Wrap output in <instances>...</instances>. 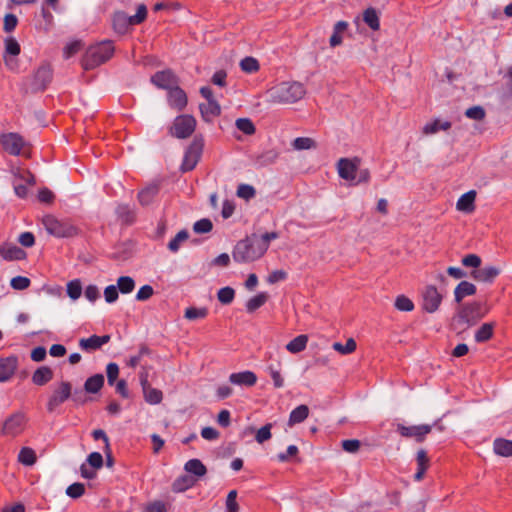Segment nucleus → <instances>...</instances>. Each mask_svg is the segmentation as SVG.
<instances>
[{
	"label": "nucleus",
	"mask_w": 512,
	"mask_h": 512,
	"mask_svg": "<svg viewBox=\"0 0 512 512\" xmlns=\"http://www.w3.org/2000/svg\"><path fill=\"white\" fill-rule=\"evenodd\" d=\"M201 116L205 122H212V120L219 116L221 108L216 100L207 101L199 105Z\"/></svg>",
	"instance_id": "obj_21"
},
{
	"label": "nucleus",
	"mask_w": 512,
	"mask_h": 512,
	"mask_svg": "<svg viewBox=\"0 0 512 512\" xmlns=\"http://www.w3.org/2000/svg\"><path fill=\"white\" fill-rule=\"evenodd\" d=\"M26 422V416L22 412H16L4 421L2 434L8 437H16L24 431Z\"/></svg>",
	"instance_id": "obj_9"
},
{
	"label": "nucleus",
	"mask_w": 512,
	"mask_h": 512,
	"mask_svg": "<svg viewBox=\"0 0 512 512\" xmlns=\"http://www.w3.org/2000/svg\"><path fill=\"white\" fill-rule=\"evenodd\" d=\"M167 504L161 500H155L148 503L143 512H167Z\"/></svg>",
	"instance_id": "obj_63"
},
{
	"label": "nucleus",
	"mask_w": 512,
	"mask_h": 512,
	"mask_svg": "<svg viewBox=\"0 0 512 512\" xmlns=\"http://www.w3.org/2000/svg\"><path fill=\"white\" fill-rule=\"evenodd\" d=\"M103 374H95L86 379L84 383V390L87 393L95 394L98 393L104 385Z\"/></svg>",
	"instance_id": "obj_29"
},
{
	"label": "nucleus",
	"mask_w": 512,
	"mask_h": 512,
	"mask_svg": "<svg viewBox=\"0 0 512 512\" xmlns=\"http://www.w3.org/2000/svg\"><path fill=\"white\" fill-rule=\"evenodd\" d=\"M363 20L369 26L370 29L376 31L380 27V20L376 9L370 7L367 8L363 13Z\"/></svg>",
	"instance_id": "obj_37"
},
{
	"label": "nucleus",
	"mask_w": 512,
	"mask_h": 512,
	"mask_svg": "<svg viewBox=\"0 0 512 512\" xmlns=\"http://www.w3.org/2000/svg\"><path fill=\"white\" fill-rule=\"evenodd\" d=\"M235 125L237 129L246 135H252L255 133V126L249 118H239L236 120Z\"/></svg>",
	"instance_id": "obj_48"
},
{
	"label": "nucleus",
	"mask_w": 512,
	"mask_h": 512,
	"mask_svg": "<svg viewBox=\"0 0 512 512\" xmlns=\"http://www.w3.org/2000/svg\"><path fill=\"white\" fill-rule=\"evenodd\" d=\"M158 192H159V186L157 184H151V185L145 187L143 190H141L138 193L139 202L143 206L149 205L153 201L155 196L158 194Z\"/></svg>",
	"instance_id": "obj_34"
},
{
	"label": "nucleus",
	"mask_w": 512,
	"mask_h": 512,
	"mask_svg": "<svg viewBox=\"0 0 512 512\" xmlns=\"http://www.w3.org/2000/svg\"><path fill=\"white\" fill-rule=\"evenodd\" d=\"M488 312L489 308L484 303L480 301H472L459 307L456 314V320L467 327H472L476 325Z\"/></svg>",
	"instance_id": "obj_4"
},
{
	"label": "nucleus",
	"mask_w": 512,
	"mask_h": 512,
	"mask_svg": "<svg viewBox=\"0 0 512 512\" xmlns=\"http://www.w3.org/2000/svg\"><path fill=\"white\" fill-rule=\"evenodd\" d=\"M395 307L399 311L409 312L414 309V304L408 297L399 295L395 300Z\"/></svg>",
	"instance_id": "obj_54"
},
{
	"label": "nucleus",
	"mask_w": 512,
	"mask_h": 512,
	"mask_svg": "<svg viewBox=\"0 0 512 512\" xmlns=\"http://www.w3.org/2000/svg\"><path fill=\"white\" fill-rule=\"evenodd\" d=\"M82 293L81 282L78 279L67 283V294L72 300H77Z\"/></svg>",
	"instance_id": "obj_49"
},
{
	"label": "nucleus",
	"mask_w": 512,
	"mask_h": 512,
	"mask_svg": "<svg viewBox=\"0 0 512 512\" xmlns=\"http://www.w3.org/2000/svg\"><path fill=\"white\" fill-rule=\"evenodd\" d=\"M110 341L109 335H92L89 338H82L79 340V347L85 352H93L100 349L103 345Z\"/></svg>",
	"instance_id": "obj_17"
},
{
	"label": "nucleus",
	"mask_w": 512,
	"mask_h": 512,
	"mask_svg": "<svg viewBox=\"0 0 512 512\" xmlns=\"http://www.w3.org/2000/svg\"><path fill=\"white\" fill-rule=\"evenodd\" d=\"M264 254V248L258 242V235L252 234L237 242L232 256L238 263H249L258 260Z\"/></svg>",
	"instance_id": "obj_2"
},
{
	"label": "nucleus",
	"mask_w": 512,
	"mask_h": 512,
	"mask_svg": "<svg viewBox=\"0 0 512 512\" xmlns=\"http://www.w3.org/2000/svg\"><path fill=\"white\" fill-rule=\"evenodd\" d=\"M18 366L16 356L0 358V382H6L14 375Z\"/></svg>",
	"instance_id": "obj_19"
},
{
	"label": "nucleus",
	"mask_w": 512,
	"mask_h": 512,
	"mask_svg": "<svg viewBox=\"0 0 512 512\" xmlns=\"http://www.w3.org/2000/svg\"><path fill=\"white\" fill-rule=\"evenodd\" d=\"M116 287L122 294H129L135 288V281L130 276H121L117 279Z\"/></svg>",
	"instance_id": "obj_40"
},
{
	"label": "nucleus",
	"mask_w": 512,
	"mask_h": 512,
	"mask_svg": "<svg viewBox=\"0 0 512 512\" xmlns=\"http://www.w3.org/2000/svg\"><path fill=\"white\" fill-rule=\"evenodd\" d=\"M53 77V71L49 64H42L35 72L32 82L34 91H43L47 88Z\"/></svg>",
	"instance_id": "obj_12"
},
{
	"label": "nucleus",
	"mask_w": 512,
	"mask_h": 512,
	"mask_svg": "<svg viewBox=\"0 0 512 512\" xmlns=\"http://www.w3.org/2000/svg\"><path fill=\"white\" fill-rule=\"evenodd\" d=\"M268 372L273 381L275 388H282L284 386V379L281 376L280 370L275 368L273 365L268 366Z\"/></svg>",
	"instance_id": "obj_59"
},
{
	"label": "nucleus",
	"mask_w": 512,
	"mask_h": 512,
	"mask_svg": "<svg viewBox=\"0 0 512 512\" xmlns=\"http://www.w3.org/2000/svg\"><path fill=\"white\" fill-rule=\"evenodd\" d=\"M20 51V45L14 38L10 37L5 39L4 55L16 57L20 54Z\"/></svg>",
	"instance_id": "obj_52"
},
{
	"label": "nucleus",
	"mask_w": 512,
	"mask_h": 512,
	"mask_svg": "<svg viewBox=\"0 0 512 512\" xmlns=\"http://www.w3.org/2000/svg\"><path fill=\"white\" fill-rule=\"evenodd\" d=\"M30 284V279L24 276H16L10 281L11 287L15 290H25L30 286Z\"/></svg>",
	"instance_id": "obj_57"
},
{
	"label": "nucleus",
	"mask_w": 512,
	"mask_h": 512,
	"mask_svg": "<svg viewBox=\"0 0 512 512\" xmlns=\"http://www.w3.org/2000/svg\"><path fill=\"white\" fill-rule=\"evenodd\" d=\"M494 323H484L475 332L474 339L477 343H484L490 340L494 333Z\"/></svg>",
	"instance_id": "obj_32"
},
{
	"label": "nucleus",
	"mask_w": 512,
	"mask_h": 512,
	"mask_svg": "<svg viewBox=\"0 0 512 512\" xmlns=\"http://www.w3.org/2000/svg\"><path fill=\"white\" fill-rule=\"evenodd\" d=\"M168 103L170 107L177 110H183L187 105V95L178 84L168 90Z\"/></svg>",
	"instance_id": "obj_20"
},
{
	"label": "nucleus",
	"mask_w": 512,
	"mask_h": 512,
	"mask_svg": "<svg viewBox=\"0 0 512 512\" xmlns=\"http://www.w3.org/2000/svg\"><path fill=\"white\" fill-rule=\"evenodd\" d=\"M189 237V234L186 230L179 231L175 237L168 243V249L176 253L179 251L181 244L185 242Z\"/></svg>",
	"instance_id": "obj_43"
},
{
	"label": "nucleus",
	"mask_w": 512,
	"mask_h": 512,
	"mask_svg": "<svg viewBox=\"0 0 512 512\" xmlns=\"http://www.w3.org/2000/svg\"><path fill=\"white\" fill-rule=\"evenodd\" d=\"M357 168V161H353L347 158H341L337 164L339 176L342 179H345L350 182H353L356 179Z\"/></svg>",
	"instance_id": "obj_16"
},
{
	"label": "nucleus",
	"mask_w": 512,
	"mask_h": 512,
	"mask_svg": "<svg viewBox=\"0 0 512 512\" xmlns=\"http://www.w3.org/2000/svg\"><path fill=\"white\" fill-rule=\"evenodd\" d=\"M53 377L51 368L47 366H41L33 373L32 381L35 385L43 386L48 383Z\"/></svg>",
	"instance_id": "obj_31"
},
{
	"label": "nucleus",
	"mask_w": 512,
	"mask_h": 512,
	"mask_svg": "<svg viewBox=\"0 0 512 512\" xmlns=\"http://www.w3.org/2000/svg\"><path fill=\"white\" fill-rule=\"evenodd\" d=\"M237 498V491L231 490L226 498V511L227 512H238L239 511V505L236 502Z\"/></svg>",
	"instance_id": "obj_62"
},
{
	"label": "nucleus",
	"mask_w": 512,
	"mask_h": 512,
	"mask_svg": "<svg viewBox=\"0 0 512 512\" xmlns=\"http://www.w3.org/2000/svg\"><path fill=\"white\" fill-rule=\"evenodd\" d=\"M255 189L248 184H240L237 188V196L249 200L255 196Z\"/></svg>",
	"instance_id": "obj_60"
},
{
	"label": "nucleus",
	"mask_w": 512,
	"mask_h": 512,
	"mask_svg": "<svg viewBox=\"0 0 512 512\" xmlns=\"http://www.w3.org/2000/svg\"><path fill=\"white\" fill-rule=\"evenodd\" d=\"M234 297H235V291L233 288H231L229 286L219 289V291L217 293V298H218L219 302L224 305L230 304L234 300Z\"/></svg>",
	"instance_id": "obj_46"
},
{
	"label": "nucleus",
	"mask_w": 512,
	"mask_h": 512,
	"mask_svg": "<svg viewBox=\"0 0 512 512\" xmlns=\"http://www.w3.org/2000/svg\"><path fill=\"white\" fill-rule=\"evenodd\" d=\"M242 71L246 73H255L259 70V63L254 57H245L240 62Z\"/></svg>",
	"instance_id": "obj_47"
},
{
	"label": "nucleus",
	"mask_w": 512,
	"mask_h": 512,
	"mask_svg": "<svg viewBox=\"0 0 512 512\" xmlns=\"http://www.w3.org/2000/svg\"><path fill=\"white\" fill-rule=\"evenodd\" d=\"M0 143L3 149L13 156L20 155L26 142L21 135L18 133H3L0 135Z\"/></svg>",
	"instance_id": "obj_10"
},
{
	"label": "nucleus",
	"mask_w": 512,
	"mask_h": 512,
	"mask_svg": "<svg viewBox=\"0 0 512 512\" xmlns=\"http://www.w3.org/2000/svg\"><path fill=\"white\" fill-rule=\"evenodd\" d=\"M268 299V295L264 292H261L257 294L256 296L250 298L245 307L248 313H253L257 309H259L261 306H263Z\"/></svg>",
	"instance_id": "obj_39"
},
{
	"label": "nucleus",
	"mask_w": 512,
	"mask_h": 512,
	"mask_svg": "<svg viewBox=\"0 0 512 512\" xmlns=\"http://www.w3.org/2000/svg\"><path fill=\"white\" fill-rule=\"evenodd\" d=\"M461 263L467 268L477 270L480 268L482 260L481 257L476 254H467L462 258Z\"/></svg>",
	"instance_id": "obj_51"
},
{
	"label": "nucleus",
	"mask_w": 512,
	"mask_h": 512,
	"mask_svg": "<svg viewBox=\"0 0 512 512\" xmlns=\"http://www.w3.org/2000/svg\"><path fill=\"white\" fill-rule=\"evenodd\" d=\"M107 381L110 386H113L119 375L118 364L111 362L106 366Z\"/></svg>",
	"instance_id": "obj_56"
},
{
	"label": "nucleus",
	"mask_w": 512,
	"mask_h": 512,
	"mask_svg": "<svg viewBox=\"0 0 512 512\" xmlns=\"http://www.w3.org/2000/svg\"><path fill=\"white\" fill-rule=\"evenodd\" d=\"M493 450L499 456L510 457L512 456V441L503 438L496 439L493 443Z\"/></svg>",
	"instance_id": "obj_36"
},
{
	"label": "nucleus",
	"mask_w": 512,
	"mask_h": 512,
	"mask_svg": "<svg viewBox=\"0 0 512 512\" xmlns=\"http://www.w3.org/2000/svg\"><path fill=\"white\" fill-rule=\"evenodd\" d=\"M309 415V408L307 405H299L290 412L288 425L290 427L302 423Z\"/></svg>",
	"instance_id": "obj_27"
},
{
	"label": "nucleus",
	"mask_w": 512,
	"mask_h": 512,
	"mask_svg": "<svg viewBox=\"0 0 512 512\" xmlns=\"http://www.w3.org/2000/svg\"><path fill=\"white\" fill-rule=\"evenodd\" d=\"M42 224L48 234L58 238L73 237L78 233L77 227L70 220L59 219L53 215H45Z\"/></svg>",
	"instance_id": "obj_5"
},
{
	"label": "nucleus",
	"mask_w": 512,
	"mask_h": 512,
	"mask_svg": "<svg viewBox=\"0 0 512 512\" xmlns=\"http://www.w3.org/2000/svg\"><path fill=\"white\" fill-rule=\"evenodd\" d=\"M451 128L450 121H441L439 119H435L429 123H426L422 129L423 134L432 135L436 134L439 131H447Z\"/></svg>",
	"instance_id": "obj_28"
},
{
	"label": "nucleus",
	"mask_w": 512,
	"mask_h": 512,
	"mask_svg": "<svg viewBox=\"0 0 512 512\" xmlns=\"http://www.w3.org/2000/svg\"><path fill=\"white\" fill-rule=\"evenodd\" d=\"M292 146L295 150H308L315 146V142L309 137H298L294 139Z\"/></svg>",
	"instance_id": "obj_53"
},
{
	"label": "nucleus",
	"mask_w": 512,
	"mask_h": 512,
	"mask_svg": "<svg viewBox=\"0 0 512 512\" xmlns=\"http://www.w3.org/2000/svg\"><path fill=\"white\" fill-rule=\"evenodd\" d=\"M432 427L430 425H415L405 426L403 424L397 425V431L403 437H413L417 442H422L427 434L431 432Z\"/></svg>",
	"instance_id": "obj_13"
},
{
	"label": "nucleus",
	"mask_w": 512,
	"mask_h": 512,
	"mask_svg": "<svg viewBox=\"0 0 512 512\" xmlns=\"http://www.w3.org/2000/svg\"><path fill=\"white\" fill-rule=\"evenodd\" d=\"M195 128L196 119L192 115L182 114L174 119L169 131L175 138L186 139L193 134Z\"/></svg>",
	"instance_id": "obj_6"
},
{
	"label": "nucleus",
	"mask_w": 512,
	"mask_h": 512,
	"mask_svg": "<svg viewBox=\"0 0 512 512\" xmlns=\"http://www.w3.org/2000/svg\"><path fill=\"white\" fill-rule=\"evenodd\" d=\"M184 470L197 478L203 477L207 473L206 466L199 459H190L184 465Z\"/></svg>",
	"instance_id": "obj_26"
},
{
	"label": "nucleus",
	"mask_w": 512,
	"mask_h": 512,
	"mask_svg": "<svg viewBox=\"0 0 512 512\" xmlns=\"http://www.w3.org/2000/svg\"><path fill=\"white\" fill-rule=\"evenodd\" d=\"M306 90L300 82H282L268 90L267 95L273 103H295L302 99Z\"/></svg>",
	"instance_id": "obj_1"
},
{
	"label": "nucleus",
	"mask_w": 512,
	"mask_h": 512,
	"mask_svg": "<svg viewBox=\"0 0 512 512\" xmlns=\"http://www.w3.org/2000/svg\"><path fill=\"white\" fill-rule=\"evenodd\" d=\"M229 382L236 386L252 387L257 382V376L253 371L250 370L241 371L230 374Z\"/></svg>",
	"instance_id": "obj_18"
},
{
	"label": "nucleus",
	"mask_w": 512,
	"mask_h": 512,
	"mask_svg": "<svg viewBox=\"0 0 512 512\" xmlns=\"http://www.w3.org/2000/svg\"><path fill=\"white\" fill-rule=\"evenodd\" d=\"M18 461L26 466H32L36 462V454L33 449L23 447L18 454Z\"/></svg>",
	"instance_id": "obj_41"
},
{
	"label": "nucleus",
	"mask_w": 512,
	"mask_h": 512,
	"mask_svg": "<svg viewBox=\"0 0 512 512\" xmlns=\"http://www.w3.org/2000/svg\"><path fill=\"white\" fill-rule=\"evenodd\" d=\"M195 482L196 479H194L192 476L181 475L174 480L172 484V490L176 493L184 492L193 487Z\"/></svg>",
	"instance_id": "obj_33"
},
{
	"label": "nucleus",
	"mask_w": 512,
	"mask_h": 512,
	"mask_svg": "<svg viewBox=\"0 0 512 512\" xmlns=\"http://www.w3.org/2000/svg\"><path fill=\"white\" fill-rule=\"evenodd\" d=\"M348 28V23L346 21H338L333 28V33L329 39V44L331 47L339 46L343 41V34Z\"/></svg>",
	"instance_id": "obj_30"
},
{
	"label": "nucleus",
	"mask_w": 512,
	"mask_h": 512,
	"mask_svg": "<svg viewBox=\"0 0 512 512\" xmlns=\"http://www.w3.org/2000/svg\"><path fill=\"white\" fill-rule=\"evenodd\" d=\"M500 272L501 270L499 267L488 265L477 270H473L470 276L477 282L492 283L496 277H498Z\"/></svg>",
	"instance_id": "obj_15"
},
{
	"label": "nucleus",
	"mask_w": 512,
	"mask_h": 512,
	"mask_svg": "<svg viewBox=\"0 0 512 512\" xmlns=\"http://www.w3.org/2000/svg\"><path fill=\"white\" fill-rule=\"evenodd\" d=\"M476 292L477 287L473 283L463 280L454 289V300L460 304L465 297L475 295Z\"/></svg>",
	"instance_id": "obj_22"
},
{
	"label": "nucleus",
	"mask_w": 512,
	"mask_h": 512,
	"mask_svg": "<svg viewBox=\"0 0 512 512\" xmlns=\"http://www.w3.org/2000/svg\"><path fill=\"white\" fill-rule=\"evenodd\" d=\"M278 158V152L275 150H267L259 154L255 159V165L258 167H265L273 164Z\"/></svg>",
	"instance_id": "obj_38"
},
{
	"label": "nucleus",
	"mask_w": 512,
	"mask_h": 512,
	"mask_svg": "<svg viewBox=\"0 0 512 512\" xmlns=\"http://www.w3.org/2000/svg\"><path fill=\"white\" fill-rule=\"evenodd\" d=\"M114 54V46L111 41H103L90 46L81 61L85 70H92L107 62Z\"/></svg>",
	"instance_id": "obj_3"
},
{
	"label": "nucleus",
	"mask_w": 512,
	"mask_h": 512,
	"mask_svg": "<svg viewBox=\"0 0 512 512\" xmlns=\"http://www.w3.org/2000/svg\"><path fill=\"white\" fill-rule=\"evenodd\" d=\"M0 255L4 260H22L26 257L25 251L16 245H3L0 247Z\"/></svg>",
	"instance_id": "obj_24"
},
{
	"label": "nucleus",
	"mask_w": 512,
	"mask_h": 512,
	"mask_svg": "<svg viewBox=\"0 0 512 512\" xmlns=\"http://www.w3.org/2000/svg\"><path fill=\"white\" fill-rule=\"evenodd\" d=\"M151 82L159 89L168 91L178 84V78L170 69H167L156 72L151 77Z\"/></svg>",
	"instance_id": "obj_14"
},
{
	"label": "nucleus",
	"mask_w": 512,
	"mask_h": 512,
	"mask_svg": "<svg viewBox=\"0 0 512 512\" xmlns=\"http://www.w3.org/2000/svg\"><path fill=\"white\" fill-rule=\"evenodd\" d=\"M203 147V138L196 136L185 151L183 161L181 164V170L183 172H188L195 168V166L197 165L198 161L201 158Z\"/></svg>",
	"instance_id": "obj_7"
},
{
	"label": "nucleus",
	"mask_w": 512,
	"mask_h": 512,
	"mask_svg": "<svg viewBox=\"0 0 512 512\" xmlns=\"http://www.w3.org/2000/svg\"><path fill=\"white\" fill-rule=\"evenodd\" d=\"M208 315V309L206 307H188L185 310L184 317L188 320L203 319Z\"/></svg>",
	"instance_id": "obj_45"
},
{
	"label": "nucleus",
	"mask_w": 512,
	"mask_h": 512,
	"mask_svg": "<svg viewBox=\"0 0 512 512\" xmlns=\"http://www.w3.org/2000/svg\"><path fill=\"white\" fill-rule=\"evenodd\" d=\"M465 116L473 120H482L485 117V110L481 106H473L465 111Z\"/></svg>",
	"instance_id": "obj_64"
},
{
	"label": "nucleus",
	"mask_w": 512,
	"mask_h": 512,
	"mask_svg": "<svg viewBox=\"0 0 512 512\" xmlns=\"http://www.w3.org/2000/svg\"><path fill=\"white\" fill-rule=\"evenodd\" d=\"M308 336L301 334L286 344V349L292 354H297L306 349Z\"/></svg>",
	"instance_id": "obj_35"
},
{
	"label": "nucleus",
	"mask_w": 512,
	"mask_h": 512,
	"mask_svg": "<svg viewBox=\"0 0 512 512\" xmlns=\"http://www.w3.org/2000/svg\"><path fill=\"white\" fill-rule=\"evenodd\" d=\"M150 350L146 346H142L136 355L130 356L127 361V365L131 368H135L145 355H148Z\"/></svg>",
	"instance_id": "obj_61"
},
{
	"label": "nucleus",
	"mask_w": 512,
	"mask_h": 512,
	"mask_svg": "<svg viewBox=\"0 0 512 512\" xmlns=\"http://www.w3.org/2000/svg\"><path fill=\"white\" fill-rule=\"evenodd\" d=\"M356 347H357V344L353 338H349L345 344H342L340 342H335L332 345V348L342 355H348V354L354 352Z\"/></svg>",
	"instance_id": "obj_42"
},
{
	"label": "nucleus",
	"mask_w": 512,
	"mask_h": 512,
	"mask_svg": "<svg viewBox=\"0 0 512 512\" xmlns=\"http://www.w3.org/2000/svg\"><path fill=\"white\" fill-rule=\"evenodd\" d=\"M213 228V224L210 219L203 218L196 221L193 225V230L197 234H206L209 233Z\"/></svg>",
	"instance_id": "obj_50"
},
{
	"label": "nucleus",
	"mask_w": 512,
	"mask_h": 512,
	"mask_svg": "<svg viewBox=\"0 0 512 512\" xmlns=\"http://www.w3.org/2000/svg\"><path fill=\"white\" fill-rule=\"evenodd\" d=\"M443 296L434 285H428L422 292V307L428 313L438 310Z\"/></svg>",
	"instance_id": "obj_11"
},
{
	"label": "nucleus",
	"mask_w": 512,
	"mask_h": 512,
	"mask_svg": "<svg viewBox=\"0 0 512 512\" xmlns=\"http://www.w3.org/2000/svg\"><path fill=\"white\" fill-rule=\"evenodd\" d=\"M476 198V192L471 190L463 195L458 199L456 207L459 211L470 213L474 210V202Z\"/></svg>",
	"instance_id": "obj_25"
},
{
	"label": "nucleus",
	"mask_w": 512,
	"mask_h": 512,
	"mask_svg": "<svg viewBox=\"0 0 512 512\" xmlns=\"http://www.w3.org/2000/svg\"><path fill=\"white\" fill-rule=\"evenodd\" d=\"M271 428H272L271 424H266V425L262 426L260 429L257 430L255 440L259 444H262L265 441L269 440L272 436Z\"/></svg>",
	"instance_id": "obj_58"
},
{
	"label": "nucleus",
	"mask_w": 512,
	"mask_h": 512,
	"mask_svg": "<svg viewBox=\"0 0 512 512\" xmlns=\"http://www.w3.org/2000/svg\"><path fill=\"white\" fill-rule=\"evenodd\" d=\"M84 492V484L78 482L69 485L66 489V494L73 499L81 497L84 494Z\"/></svg>",
	"instance_id": "obj_55"
},
{
	"label": "nucleus",
	"mask_w": 512,
	"mask_h": 512,
	"mask_svg": "<svg viewBox=\"0 0 512 512\" xmlns=\"http://www.w3.org/2000/svg\"><path fill=\"white\" fill-rule=\"evenodd\" d=\"M133 26L131 16L123 11L116 12L113 16V27L119 34H124Z\"/></svg>",
	"instance_id": "obj_23"
},
{
	"label": "nucleus",
	"mask_w": 512,
	"mask_h": 512,
	"mask_svg": "<svg viewBox=\"0 0 512 512\" xmlns=\"http://www.w3.org/2000/svg\"><path fill=\"white\" fill-rule=\"evenodd\" d=\"M72 395V385L67 381L60 382L52 391L46 408L50 413L55 412L60 405L67 401Z\"/></svg>",
	"instance_id": "obj_8"
},
{
	"label": "nucleus",
	"mask_w": 512,
	"mask_h": 512,
	"mask_svg": "<svg viewBox=\"0 0 512 512\" xmlns=\"http://www.w3.org/2000/svg\"><path fill=\"white\" fill-rule=\"evenodd\" d=\"M144 399L147 403L151 405L159 404L163 399V394L159 389L156 388H148L143 392Z\"/></svg>",
	"instance_id": "obj_44"
}]
</instances>
